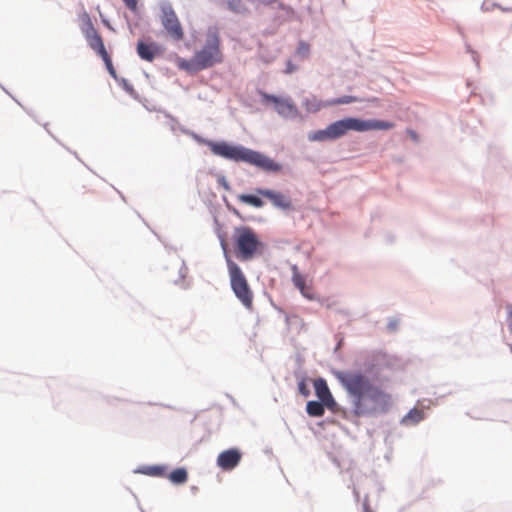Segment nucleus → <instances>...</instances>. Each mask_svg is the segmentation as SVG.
<instances>
[{"label": "nucleus", "instance_id": "473e14b6", "mask_svg": "<svg viewBox=\"0 0 512 512\" xmlns=\"http://www.w3.org/2000/svg\"><path fill=\"white\" fill-rule=\"evenodd\" d=\"M223 186H224L225 189H227V190L229 189V186H228L227 183H223Z\"/></svg>", "mask_w": 512, "mask_h": 512}, {"label": "nucleus", "instance_id": "20e7f679", "mask_svg": "<svg viewBox=\"0 0 512 512\" xmlns=\"http://www.w3.org/2000/svg\"><path fill=\"white\" fill-rule=\"evenodd\" d=\"M234 252L240 261H250L264 253L265 244L248 226H239L233 233Z\"/></svg>", "mask_w": 512, "mask_h": 512}, {"label": "nucleus", "instance_id": "6ab92c4d", "mask_svg": "<svg viewBox=\"0 0 512 512\" xmlns=\"http://www.w3.org/2000/svg\"><path fill=\"white\" fill-rule=\"evenodd\" d=\"M168 479L174 484H184L188 479V474L186 469L177 468L169 474Z\"/></svg>", "mask_w": 512, "mask_h": 512}, {"label": "nucleus", "instance_id": "412c9836", "mask_svg": "<svg viewBox=\"0 0 512 512\" xmlns=\"http://www.w3.org/2000/svg\"><path fill=\"white\" fill-rule=\"evenodd\" d=\"M142 472L148 476L164 477L166 475V468L160 465L147 466L143 468Z\"/></svg>", "mask_w": 512, "mask_h": 512}, {"label": "nucleus", "instance_id": "2eb2a0df", "mask_svg": "<svg viewBox=\"0 0 512 512\" xmlns=\"http://www.w3.org/2000/svg\"><path fill=\"white\" fill-rule=\"evenodd\" d=\"M395 127L393 122L383 120H362L361 119V132L371 130H389Z\"/></svg>", "mask_w": 512, "mask_h": 512}, {"label": "nucleus", "instance_id": "a878e982", "mask_svg": "<svg viewBox=\"0 0 512 512\" xmlns=\"http://www.w3.org/2000/svg\"><path fill=\"white\" fill-rule=\"evenodd\" d=\"M297 53L302 57H307L309 54V45L306 44L305 42H300L297 49Z\"/></svg>", "mask_w": 512, "mask_h": 512}, {"label": "nucleus", "instance_id": "6e6552de", "mask_svg": "<svg viewBox=\"0 0 512 512\" xmlns=\"http://www.w3.org/2000/svg\"><path fill=\"white\" fill-rule=\"evenodd\" d=\"M161 23L172 40L178 42L184 39V29L170 5L162 7Z\"/></svg>", "mask_w": 512, "mask_h": 512}, {"label": "nucleus", "instance_id": "cd10ccee", "mask_svg": "<svg viewBox=\"0 0 512 512\" xmlns=\"http://www.w3.org/2000/svg\"><path fill=\"white\" fill-rule=\"evenodd\" d=\"M298 390H299V393L304 395V396H308L310 391L308 389V386L306 384V381L304 379H302L299 383H298Z\"/></svg>", "mask_w": 512, "mask_h": 512}, {"label": "nucleus", "instance_id": "c85d7f7f", "mask_svg": "<svg viewBox=\"0 0 512 512\" xmlns=\"http://www.w3.org/2000/svg\"><path fill=\"white\" fill-rule=\"evenodd\" d=\"M123 2L127 6V8L130 9L131 11L135 12L137 10L138 0H123Z\"/></svg>", "mask_w": 512, "mask_h": 512}, {"label": "nucleus", "instance_id": "9d476101", "mask_svg": "<svg viewBox=\"0 0 512 512\" xmlns=\"http://www.w3.org/2000/svg\"><path fill=\"white\" fill-rule=\"evenodd\" d=\"M256 193L267 198L276 208L285 211H291L294 209L291 198L288 195H285L279 191L257 188Z\"/></svg>", "mask_w": 512, "mask_h": 512}, {"label": "nucleus", "instance_id": "423d86ee", "mask_svg": "<svg viewBox=\"0 0 512 512\" xmlns=\"http://www.w3.org/2000/svg\"><path fill=\"white\" fill-rule=\"evenodd\" d=\"M348 131L361 132V119L347 117L329 124L325 129L317 130L308 135L309 141L323 142L335 140L344 136Z\"/></svg>", "mask_w": 512, "mask_h": 512}, {"label": "nucleus", "instance_id": "bb28decb", "mask_svg": "<svg viewBox=\"0 0 512 512\" xmlns=\"http://www.w3.org/2000/svg\"><path fill=\"white\" fill-rule=\"evenodd\" d=\"M83 188L85 189L84 193L87 194H94L96 193V185L94 180H88L85 185H83Z\"/></svg>", "mask_w": 512, "mask_h": 512}, {"label": "nucleus", "instance_id": "7ed1b4c3", "mask_svg": "<svg viewBox=\"0 0 512 512\" xmlns=\"http://www.w3.org/2000/svg\"><path fill=\"white\" fill-rule=\"evenodd\" d=\"M208 147L213 154L228 160L245 162L269 172H279L281 170V165L271 158L244 146L210 141Z\"/></svg>", "mask_w": 512, "mask_h": 512}, {"label": "nucleus", "instance_id": "1a4fd4ad", "mask_svg": "<svg viewBox=\"0 0 512 512\" xmlns=\"http://www.w3.org/2000/svg\"><path fill=\"white\" fill-rule=\"evenodd\" d=\"M262 101L264 103H271L274 105L275 111L284 118H296L299 116V111L290 98H282L275 95H270L266 92H260Z\"/></svg>", "mask_w": 512, "mask_h": 512}, {"label": "nucleus", "instance_id": "f3484780", "mask_svg": "<svg viewBox=\"0 0 512 512\" xmlns=\"http://www.w3.org/2000/svg\"><path fill=\"white\" fill-rule=\"evenodd\" d=\"M306 412L312 417H321L324 415L325 409L321 401H309L306 405Z\"/></svg>", "mask_w": 512, "mask_h": 512}, {"label": "nucleus", "instance_id": "0eeeda50", "mask_svg": "<svg viewBox=\"0 0 512 512\" xmlns=\"http://www.w3.org/2000/svg\"><path fill=\"white\" fill-rule=\"evenodd\" d=\"M82 26L81 31L89 45V47L99 56L107 53L104 41L98 31L95 29L90 16L84 13L81 16Z\"/></svg>", "mask_w": 512, "mask_h": 512}, {"label": "nucleus", "instance_id": "f8f14e48", "mask_svg": "<svg viewBox=\"0 0 512 512\" xmlns=\"http://www.w3.org/2000/svg\"><path fill=\"white\" fill-rule=\"evenodd\" d=\"M137 54L142 60L152 62L156 57L162 54V48L155 42L145 43L143 41H138Z\"/></svg>", "mask_w": 512, "mask_h": 512}, {"label": "nucleus", "instance_id": "f257e3e1", "mask_svg": "<svg viewBox=\"0 0 512 512\" xmlns=\"http://www.w3.org/2000/svg\"><path fill=\"white\" fill-rule=\"evenodd\" d=\"M337 379L350 396L353 397V413L360 417L383 411L389 401V395L374 386L361 372L347 371L337 373Z\"/></svg>", "mask_w": 512, "mask_h": 512}, {"label": "nucleus", "instance_id": "dca6fc26", "mask_svg": "<svg viewBox=\"0 0 512 512\" xmlns=\"http://www.w3.org/2000/svg\"><path fill=\"white\" fill-rule=\"evenodd\" d=\"M314 389L316 396L320 399V401L326 399L331 394L326 381L322 378L314 380Z\"/></svg>", "mask_w": 512, "mask_h": 512}, {"label": "nucleus", "instance_id": "5701e85b", "mask_svg": "<svg viewBox=\"0 0 512 512\" xmlns=\"http://www.w3.org/2000/svg\"><path fill=\"white\" fill-rule=\"evenodd\" d=\"M102 58V60L104 61L105 65H106V68L109 72V74L112 76V77H116V71L114 69V66L112 64V60L108 54V52L102 56H100Z\"/></svg>", "mask_w": 512, "mask_h": 512}, {"label": "nucleus", "instance_id": "c756f323", "mask_svg": "<svg viewBox=\"0 0 512 512\" xmlns=\"http://www.w3.org/2000/svg\"><path fill=\"white\" fill-rule=\"evenodd\" d=\"M407 135L415 142L418 141V135L414 130L407 129L406 130Z\"/></svg>", "mask_w": 512, "mask_h": 512}, {"label": "nucleus", "instance_id": "7c9ffc66", "mask_svg": "<svg viewBox=\"0 0 512 512\" xmlns=\"http://www.w3.org/2000/svg\"><path fill=\"white\" fill-rule=\"evenodd\" d=\"M508 310V322H509V328L512 331V305L507 306Z\"/></svg>", "mask_w": 512, "mask_h": 512}, {"label": "nucleus", "instance_id": "ddd939ff", "mask_svg": "<svg viewBox=\"0 0 512 512\" xmlns=\"http://www.w3.org/2000/svg\"><path fill=\"white\" fill-rule=\"evenodd\" d=\"M292 282L294 286L297 289H299L303 297H305L308 300L316 299V294L314 292L313 286L306 284L304 277L300 274L296 266L293 267Z\"/></svg>", "mask_w": 512, "mask_h": 512}, {"label": "nucleus", "instance_id": "f03ea898", "mask_svg": "<svg viewBox=\"0 0 512 512\" xmlns=\"http://www.w3.org/2000/svg\"><path fill=\"white\" fill-rule=\"evenodd\" d=\"M224 61V54L221 47L219 33L215 30H209L205 37V42L200 49L195 51L190 59L177 58V67L188 73H195L209 69Z\"/></svg>", "mask_w": 512, "mask_h": 512}, {"label": "nucleus", "instance_id": "39448f33", "mask_svg": "<svg viewBox=\"0 0 512 512\" xmlns=\"http://www.w3.org/2000/svg\"><path fill=\"white\" fill-rule=\"evenodd\" d=\"M226 240H221V247L224 251L228 273L230 277L231 288L237 297V299L243 304V306L249 310L253 307V291L251 290L246 276L244 275L241 268L235 263L228 252Z\"/></svg>", "mask_w": 512, "mask_h": 512}, {"label": "nucleus", "instance_id": "aec40b11", "mask_svg": "<svg viewBox=\"0 0 512 512\" xmlns=\"http://www.w3.org/2000/svg\"><path fill=\"white\" fill-rule=\"evenodd\" d=\"M424 418V413L419 409L410 410L407 415L403 418V423L405 424H416L419 423Z\"/></svg>", "mask_w": 512, "mask_h": 512}, {"label": "nucleus", "instance_id": "b1692460", "mask_svg": "<svg viewBox=\"0 0 512 512\" xmlns=\"http://www.w3.org/2000/svg\"><path fill=\"white\" fill-rule=\"evenodd\" d=\"M228 6L235 12H242L245 10V6L242 0H228Z\"/></svg>", "mask_w": 512, "mask_h": 512}, {"label": "nucleus", "instance_id": "4468645a", "mask_svg": "<svg viewBox=\"0 0 512 512\" xmlns=\"http://www.w3.org/2000/svg\"><path fill=\"white\" fill-rule=\"evenodd\" d=\"M302 106L307 113H317L325 107H330L328 101H323L315 95L306 97L302 102Z\"/></svg>", "mask_w": 512, "mask_h": 512}, {"label": "nucleus", "instance_id": "a211bd4d", "mask_svg": "<svg viewBox=\"0 0 512 512\" xmlns=\"http://www.w3.org/2000/svg\"><path fill=\"white\" fill-rule=\"evenodd\" d=\"M237 198L241 203L248 204L256 208H261L264 206V201L256 195L240 194Z\"/></svg>", "mask_w": 512, "mask_h": 512}, {"label": "nucleus", "instance_id": "4be33fe9", "mask_svg": "<svg viewBox=\"0 0 512 512\" xmlns=\"http://www.w3.org/2000/svg\"><path fill=\"white\" fill-rule=\"evenodd\" d=\"M359 99L356 96H342L339 98H335L332 100H328L329 106H336V105H343V104H350L353 102H357Z\"/></svg>", "mask_w": 512, "mask_h": 512}, {"label": "nucleus", "instance_id": "393cba45", "mask_svg": "<svg viewBox=\"0 0 512 512\" xmlns=\"http://www.w3.org/2000/svg\"><path fill=\"white\" fill-rule=\"evenodd\" d=\"M321 402L323 404V407H327L328 409H330L332 411H335V409L337 407V403L334 400L332 394H330V396H328L326 399L322 400Z\"/></svg>", "mask_w": 512, "mask_h": 512}, {"label": "nucleus", "instance_id": "9b49d317", "mask_svg": "<svg viewBox=\"0 0 512 512\" xmlns=\"http://www.w3.org/2000/svg\"><path fill=\"white\" fill-rule=\"evenodd\" d=\"M242 453L237 448L222 451L217 457V465L224 471H231L238 466Z\"/></svg>", "mask_w": 512, "mask_h": 512}, {"label": "nucleus", "instance_id": "72a5a7b5", "mask_svg": "<svg viewBox=\"0 0 512 512\" xmlns=\"http://www.w3.org/2000/svg\"><path fill=\"white\" fill-rule=\"evenodd\" d=\"M223 186H224L225 189H227V190L229 189V186H228L227 183H223Z\"/></svg>", "mask_w": 512, "mask_h": 512}, {"label": "nucleus", "instance_id": "2f4dec72", "mask_svg": "<svg viewBox=\"0 0 512 512\" xmlns=\"http://www.w3.org/2000/svg\"><path fill=\"white\" fill-rule=\"evenodd\" d=\"M259 4L261 5H265V6H268V5H271L275 2H277V0H256Z\"/></svg>", "mask_w": 512, "mask_h": 512}]
</instances>
